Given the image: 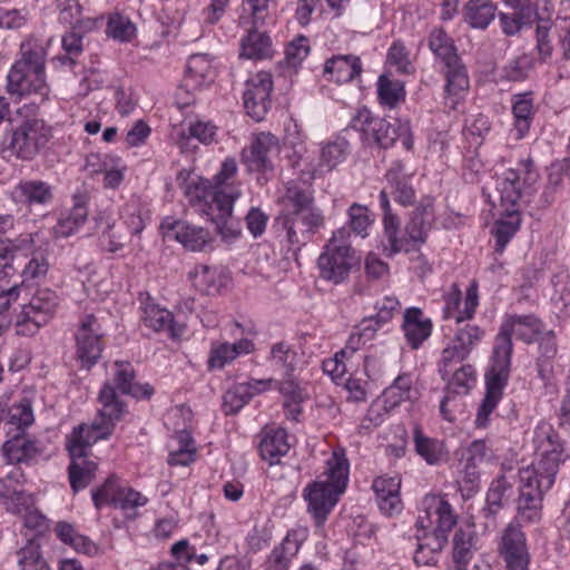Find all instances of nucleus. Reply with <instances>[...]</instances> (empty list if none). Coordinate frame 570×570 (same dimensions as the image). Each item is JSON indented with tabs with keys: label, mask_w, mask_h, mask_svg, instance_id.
<instances>
[{
	"label": "nucleus",
	"mask_w": 570,
	"mask_h": 570,
	"mask_svg": "<svg viewBox=\"0 0 570 570\" xmlns=\"http://www.w3.org/2000/svg\"><path fill=\"white\" fill-rule=\"evenodd\" d=\"M537 463L519 470V497L517 519L523 523H535L542 515L544 493L553 485L561 462L566 460L563 446L553 426L540 422L533 431Z\"/></svg>",
	"instance_id": "1"
},
{
	"label": "nucleus",
	"mask_w": 570,
	"mask_h": 570,
	"mask_svg": "<svg viewBox=\"0 0 570 570\" xmlns=\"http://www.w3.org/2000/svg\"><path fill=\"white\" fill-rule=\"evenodd\" d=\"M100 405L98 415L91 424H79L67 438V450L71 459L68 478L75 493L87 488L96 478L98 462L89 458L91 446L99 440L108 439L116 423L122 420L125 405L117 401L108 385L100 395Z\"/></svg>",
	"instance_id": "2"
},
{
	"label": "nucleus",
	"mask_w": 570,
	"mask_h": 570,
	"mask_svg": "<svg viewBox=\"0 0 570 570\" xmlns=\"http://www.w3.org/2000/svg\"><path fill=\"white\" fill-rule=\"evenodd\" d=\"M237 161L233 157L223 160L219 170L213 177L212 184L206 180L200 185L194 183L185 187V194L193 199L208 202V215L216 225V230L225 242L237 239L242 229L232 219L234 203L242 196V184L236 180Z\"/></svg>",
	"instance_id": "3"
},
{
	"label": "nucleus",
	"mask_w": 570,
	"mask_h": 570,
	"mask_svg": "<svg viewBox=\"0 0 570 570\" xmlns=\"http://www.w3.org/2000/svg\"><path fill=\"white\" fill-rule=\"evenodd\" d=\"M46 56L43 45L35 38H28L20 45L19 58L7 76V90L11 95H36L45 101L49 95L46 81Z\"/></svg>",
	"instance_id": "4"
},
{
	"label": "nucleus",
	"mask_w": 570,
	"mask_h": 570,
	"mask_svg": "<svg viewBox=\"0 0 570 570\" xmlns=\"http://www.w3.org/2000/svg\"><path fill=\"white\" fill-rule=\"evenodd\" d=\"M348 461L343 451H334L326 461L324 480H316L306 485L303 498L307 502V512L322 527L345 491L348 481Z\"/></svg>",
	"instance_id": "5"
},
{
	"label": "nucleus",
	"mask_w": 570,
	"mask_h": 570,
	"mask_svg": "<svg viewBox=\"0 0 570 570\" xmlns=\"http://www.w3.org/2000/svg\"><path fill=\"white\" fill-rule=\"evenodd\" d=\"M380 206L383 210L384 237L389 247L384 249L389 256L399 252H409L425 243L433 222V206L430 199L421 202L413 210L405 226V236L399 237V218L392 213L389 194L385 189L380 193Z\"/></svg>",
	"instance_id": "6"
},
{
	"label": "nucleus",
	"mask_w": 570,
	"mask_h": 570,
	"mask_svg": "<svg viewBox=\"0 0 570 570\" xmlns=\"http://www.w3.org/2000/svg\"><path fill=\"white\" fill-rule=\"evenodd\" d=\"M59 306V297L50 288H38L14 315L0 313V336L13 326L19 336H33L49 323Z\"/></svg>",
	"instance_id": "7"
},
{
	"label": "nucleus",
	"mask_w": 570,
	"mask_h": 570,
	"mask_svg": "<svg viewBox=\"0 0 570 570\" xmlns=\"http://www.w3.org/2000/svg\"><path fill=\"white\" fill-rule=\"evenodd\" d=\"M429 48L443 65L446 100L451 108H455V105L470 88L466 68L458 55L454 41L442 28L431 31Z\"/></svg>",
	"instance_id": "8"
},
{
	"label": "nucleus",
	"mask_w": 570,
	"mask_h": 570,
	"mask_svg": "<svg viewBox=\"0 0 570 570\" xmlns=\"http://www.w3.org/2000/svg\"><path fill=\"white\" fill-rule=\"evenodd\" d=\"M51 138L52 128L43 119L27 118L8 132L0 145V156L7 161H30L47 147Z\"/></svg>",
	"instance_id": "9"
},
{
	"label": "nucleus",
	"mask_w": 570,
	"mask_h": 570,
	"mask_svg": "<svg viewBox=\"0 0 570 570\" xmlns=\"http://www.w3.org/2000/svg\"><path fill=\"white\" fill-rule=\"evenodd\" d=\"M542 332V323L533 314L527 315H507L495 336L493 347L492 365L500 371L510 372L511 355L513 351L512 336L531 344Z\"/></svg>",
	"instance_id": "10"
},
{
	"label": "nucleus",
	"mask_w": 570,
	"mask_h": 570,
	"mask_svg": "<svg viewBox=\"0 0 570 570\" xmlns=\"http://www.w3.org/2000/svg\"><path fill=\"white\" fill-rule=\"evenodd\" d=\"M350 237L348 227H341L333 232L317 258L321 278L335 285L348 279L352 268L357 264Z\"/></svg>",
	"instance_id": "11"
},
{
	"label": "nucleus",
	"mask_w": 570,
	"mask_h": 570,
	"mask_svg": "<svg viewBox=\"0 0 570 570\" xmlns=\"http://www.w3.org/2000/svg\"><path fill=\"white\" fill-rule=\"evenodd\" d=\"M539 177L531 158L523 159L518 163L517 168L505 169L498 175L495 189L504 210L519 212L520 204L529 202L528 198L533 193Z\"/></svg>",
	"instance_id": "12"
},
{
	"label": "nucleus",
	"mask_w": 570,
	"mask_h": 570,
	"mask_svg": "<svg viewBox=\"0 0 570 570\" xmlns=\"http://www.w3.org/2000/svg\"><path fill=\"white\" fill-rule=\"evenodd\" d=\"M485 336V331L476 324H459L441 352L439 373L445 379L454 367L465 361Z\"/></svg>",
	"instance_id": "13"
},
{
	"label": "nucleus",
	"mask_w": 570,
	"mask_h": 570,
	"mask_svg": "<svg viewBox=\"0 0 570 570\" xmlns=\"http://www.w3.org/2000/svg\"><path fill=\"white\" fill-rule=\"evenodd\" d=\"M105 336L101 323L94 314H83L75 332L76 357L82 367L90 368L101 356Z\"/></svg>",
	"instance_id": "14"
},
{
	"label": "nucleus",
	"mask_w": 570,
	"mask_h": 570,
	"mask_svg": "<svg viewBox=\"0 0 570 570\" xmlns=\"http://www.w3.org/2000/svg\"><path fill=\"white\" fill-rule=\"evenodd\" d=\"M160 229L164 237L177 240L187 250L206 252L213 248L214 236L202 226L166 217L160 224Z\"/></svg>",
	"instance_id": "15"
},
{
	"label": "nucleus",
	"mask_w": 570,
	"mask_h": 570,
	"mask_svg": "<svg viewBox=\"0 0 570 570\" xmlns=\"http://www.w3.org/2000/svg\"><path fill=\"white\" fill-rule=\"evenodd\" d=\"M348 153V142L338 138L325 144L321 149L320 163L315 166L309 156H299L295 166L299 167V178L311 183L317 175L333 170L341 164Z\"/></svg>",
	"instance_id": "16"
},
{
	"label": "nucleus",
	"mask_w": 570,
	"mask_h": 570,
	"mask_svg": "<svg viewBox=\"0 0 570 570\" xmlns=\"http://www.w3.org/2000/svg\"><path fill=\"white\" fill-rule=\"evenodd\" d=\"M114 367L112 380L104 383L98 395V401L100 402V395L104 389L108 385L114 391L117 401L125 405V412L122 413L124 417L127 413V404L120 397V394L130 395L137 400L150 399L154 394V389L148 383L139 384L135 382L136 373L130 363L116 362Z\"/></svg>",
	"instance_id": "17"
},
{
	"label": "nucleus",
	"mask_w": 570,
	"mask_h": 570,
	"mask_svg": "<svg viewBox=\"0 0 570 570\" xmlns=\"http://www.w3.org/2000/svg\"><path fill=\"white\" fill-rule=\"evenodd\" d=\"M272 89V75L266 71H259L246 81L243 95L244 107L247 115L255 121L263 120L269 110Z\"/></svg>",
	"instance_id": "18"
},
{
	"label": "nucleus",
	"mask_w": 570,
	"mask_h": 570,
	"mask_svg": "<svg viewBox=\"0 0 570 570\" xmlns=\"http://www.w3.org/2000/svg\"><path fill=\"white\" fill-rule=\"evenodd\" d=\"M12 475L0 481V500L12 513L22 514L23 525L36 532H42L47 529L46 517L37 509L27 505V495L23 491L11 488L9 483Z\"/></svg>",
	"instance_id": "19"
},
{
	"label": "nucleus",
	"mask_w": 570,
	"mask_h": 570,
	"mask_svg": "<svg viewBox=\"0 0 570 570\" xmlns=\"http://www.w3.org/2000/svg\"><path fill=\"white\" fill-rule=\"evenodd\" d=\"M499 552L505 562L507 570L529 569L530 554L520 524L511 522L507 525L501 535Z\"/></svg>",
	"instance_id": "20"
},
{
	"label": "nucleus",
	"mask_w": 570,
	"mask_h": 570,
	"mask_svg": "<svg viewBox=\"0 0 570 570\" xmlns=\"http://www.w3.org/2000/svg\"><path fill=\"white\" fill-rule=\"evenodd\" d=\"M279 149L278 139L269 132L256 135L250 145L242 150V161L249 173L266 174L272 171L274 166L271 159L273 153Z\"/></svg>",
	"instance_id": "21"
},
{
	"label": "nucleus",
	"mask_w": 570,
	"mask_h": 570,
	"mask_svg": "<svg viewBox=\"0 0 570 570\" xmlns=\"http://www.w3.org/2000/svg\"><path fill=\"white\" fill-rule=\"evenodd\" d=\"M352 127L361 131L367 141L382 148H389L399 138V130L380 117H373L368 109L363 108L353 117Z\"/></svg>",
	"instance_id": "22"
},
{
	"label": "nucleus",
	"mask_w": 570,
	"mask_h": 570,
	"mask_svg": "<svg viewBox=\"0 0 570 570\" xmlns=\"http://www.w3.org/2000/svg\"><path fill=\"white\" fill-rule=\"evenodd\" d=\"M509 374L510 372L503 370L500 371L499 367L491 365L485 376V396L475 417V424L478 428H485L489 424L490 415L502 397L503 389L509 380Z\"/></svg>",
	"instance_id": "23"
},
{
	"label": "nucleus",
	"mask_w": 570,
	"mask_h": 570,
	"mask_svg": "<svg viewBox=\"0 0 570 570\" xmlns=\"http://www.w3.org/2000/svg\"><path fill=\"white\" fill-rule=\"evenodd\" d=\"M444 317L454 318L458 324L474 316L479 304L478 287L473 283L466 289L463 308L461 309L462 293L456 284H452L444 294Z\"/></svg>",
	"instance_id": "24"
},
{
	"label": "nucleus",
	"mask_w": 570,
	"mask_h": 570,
	"mask_svg": "<svg viewBox=\"0 0 570 570\" xmlns=\"http://www.w3.org/2000/svg\"><path fill=\"white\" fill-rule=\"evenodd\" d=\"M512 9L511 12H501L499 20L502 31L507 36H514L524 27L532 26L539 20L537 6L530 0H505Z\"/></svg>",
	"instance_id": "25"
},
{
	"label": "nucleus",
	"mask_w": 570,
	"mask_h": 570,
	"mask_svg": "<svg viewBox=\"0 0 570 570\" xmlns=\"http://www.w3.org/2000/svg\"><path fill=\"white\" fill-rule=\"evenodd\" d=\"M377 505L382 513L394 517L403 510L400 497L401 479L399 476L382 475L372 483Z\"/></svg>",
	"instance_id": "26"
},
{
	"label": "nucleus",
	"mask_w": 570,
	"mask_h": 570,
	"mask_svg": "<svg viewBox=\"0 0 570 570\" xmlns=\"http://www.w3.org/2000/svg\"><path fill=\"white\" fill-rule=\"evenodd\" d=\"M432 326L431 320L424 317L419 307H410L404 312L402 330L411 348L417 350L430 337Z\"/></svg>",
	"instance_id": "27"
},
{
	"label": "nucleus",
	"mask_w": 570,
	"mask_h": 570,
	"mask_svg": "<svg viewBox=\"0 0 570 570\" xmlns=\"http://www.w3.org/2000/svg\"><path fill=\"white\" fill-rule=\"evenodd\" d=\"M513 115V131L517 139H522L529 132L534 115V100L531 92L515 94L511 98Z\"/></svg>",
	"instance_id": "28"
},
{
	"label": "nucleus",
	"mask_w": 570,
	"mask_h": 570,
	"mask_svg": "<svg viewBox=\"0 0 570 570\" xmlns=\"http://www.w3.org/2000/svg\"><path fill=\"white\" fill-rule=\"evenodd\" d=\"M422 504L428 514L435 517L434 530L448 537L458 522V515L452 505L444 498L433 494L426 495Z\"/></svg>",
	"instance_id": "29"
},
{
	"label": "nucleus",
	"mask_w": 570,
	"mask_h": 570,
	"mask_svg": "<svg viewBox=\"0 0 570 570\" xmlns=\"http://www.w3.org/2000/svg\"><path fill=\"white\" fill-rule=\"evenodd\" d=\"M386 180L394 200L402 206L415 204V190L410 183V175L405 173L404 165L394 163L386 173Z\"/></svg>",
	"instance_id": "30"
},
{
	"label": "nucleus",
	"mask_w": 570,
	"mask_h": 570,
	"mask_svg": "<svg viewBox=\"0 0 570 570\" xmlns=\"http://www.w3.org/2000/svg\"><path fill=\"white\" fill-rule=\"evenodd\" d=\"M17 203L28 206L45 205L52 199V187L47 181L39 179L21 180L12 191Z\"/></svg>",
	"instance_id": "31"
},
{
	"label": "nucleus",
	"mask_w": 570,
	"mask_h": 570,
	"mask_svg": "<svg viewBox=\"0 0 570 570\" xmlns=\"http://www.w3.org/2000/svg\"><path fill=\"white\" fill-rule=\"evenodd\" d=\"M87 202L88 196L86 194L73 196L72 208L68 214L62 215L53 227L56 237H69L85 224L88 217Z\"/></svg>",
	"instance_id": "32"
},
{
	"label": "nucleus",
	"mask_w": 570,
	"mask_h": 570,
	"mask_svg": "<svg viewBox=\"0 0 570 570\" xmlns=\"http://www.w3.org/2000/svg\"><path fill=\"white\" fill-rule=\"evenodd\" d=\"M419 397V391L414 386L411 374H400L383 393L384 407L393 410L404 402H414Z\"/></svg>",
	"instance_id": "33"
},
{
	"label": "nucleus",
	"mask_w": 570,
	"mask_h": 570,
	"mask_svg": "<svg viewBox=\"0 0 570 570\" xmlns=\"http://www.w3.org/2000/svg\"><path fill=\"white\" fill-rule=\"evenodd\" d=\"M361 71L360 58L352 55L333 57L324 66V73L328 76L330 80L337 83L352 81L355 77L360 76Z\"/></svg>",
	"instance_id": "34"
},
{
	"label": "nucleus",
	"mask_w": 570,
	"mask_h": 570,
	"mask_svg": "<svg viewBox=\"0 0 570 570\" xmlns=\"http://www.w3.org/2000/svg\"><path fill=\"white\" fill-rule=\"evenodd\" d=\"M141 320L147 327L155 332H166L171 337H179L184 332V327L174 322L169 311L155 304L145 305Z\"/></svg>",
	"instance_id": "35"
},
{
	"label": "nucleus",
	"mask_w": 570,
	"mask_h": 570,
	"mask_svg": "<svg viewBox=\"0 0 570 570\" xmlns=\"http://www.w3.org/2000/svg\"><path fill=\"white\" fill-rule=\"evenodd\" d=\"M289 450L288 435L284 429H271L263 433L259 442V453L269 464L279 462Z\"/></svg>",
	"instance_id": "36"
},
{
	"label": "nucleus",
	"mask_w": 570,
	"mask_h": 570,
	"mask_svg": "<svg viewBox=\"0 0 570 570\" xmlns=\"http://www.w3.org/2000/svg\"><path fill=\"white\" fill-rule=\"evenodd\" d=\"M254 351V343L248 338H242L233 344L222 343L213 346L208 358L209 368H223L242 354H249Z\"/></svg>",
	"instance_id": "37"
},
{
	"label": "nucleus",
	"mask_w": 570,
	"mask_h": 570,
	"mask_svg": "<svg viewBox=\"0 0 570 570\" xmlns=\"http://www.w3.org/2000/svg\"><path fill=\"white\" fill-rule=\"evenodd\" d=\"M495 14L497 6L491 0H469L463 9L464 20L474 29H485Z\"/></svg>",
	"instance_id": "38"
},
{
	"label": "nucleus",
	"mask_w": 570,
	"mask_h": 570,
	"mask_svg": "<svg viewBox=\"0 0 570 570\" xmlns=\"http://www.w3.org/2000/svg\"><path fill=\"white\" fill-rule=\"evenodd\" d=\"M214 80V69L207 53H196L189 57L187 63V87H202Z\"/></svg>",
	"instance_id": "39"
},
{
	"label": "nucleus",
	"mask_w": 570,
	"mask_h": 570,
	"mask_svg": "<svg viewBox=\"0 0 570 570\" xmlns=\"http://www.w3.org/2000/svg\"><path fill=\"white\" fill-rule=\"evenodd\" d=\"M476 532L472 524L460 525L453 537L454 563H469L476 550Z\"/></svg>",
	"instance_id": "40"
},
{
	"label": "nucleus",
	"mask_w": 570,
	"mask_h": 570,
	"mask_svg": "<svg viewBox=\"0 0 570 570\" xmlns=\"http://www.w3.org/2000/svg\"><path fill=\"white\" fill-rule=\"evenodd\" d=\"M193 286L200 293L214 295L218 293L224 284L220 272L207 265H197L189 273Z\"/></svg>",
	"instance_id": "41"
},
{
	"label": "nucleus",
	"mask_w": 570,
	"mask_h": 570,
	"mask_svg": "<svg viewBox=\"0 0 570 570\" xmlns=\"http://www.w3.org/2000/svg\"><path fill=\"white\" fill-rule=\"evenodd\" d=\"M413 440L416 453L429 464H439L444 460L446 451L443 442L425 436L419 425L413 429Z\"/></svg>",
	"instance_id": "42"
},
{
	"label": "nucleus",
	"mask_w": 570,
	"mask_h": 570,
	"mask_svg": "<svg viewBox=\"0 0 570 570\" xmlns=\"http://www.w3.org/2000/svg\"><path fill=\"white\" fill-rule=\"evenodd\" d=\"M3 455L8 463H21L33 459L38 449L35 442L24 435H16L2 446Z\"/></svg>",
	"instance_id": "43"
},
{
	"label": "nucleus",
	"mask_w": 570,
	"mask_h": 570,
	"mask_svg": "<svg viewBox=\"0 0 570 570\" xmlns=\"http://www.w3.org/2000/svg\"><path fill=\"white\" fill-rule=\"evenodd\" d=\"M446 381V392L450 395H466L475 385V370L470 364H462L459 368L452 370L443 379Z\"/></svg>",
	"instance_id": "44"
},
{
	"label": "nucleus",
	"mask_w": 570,
	"mask_h": 570,
	"mask_svg": "<svg viewBox=\"0 0 570 570\" xmlns=\"http://www.w3.org/2000/svg\"><path fill=\"white\" fill-rule=\"evenodd\" d=\"M272 56V42L266 33L252 30L242 40L240 57L247 59H266Z\"/></svg>",
	"instance_id": "45"
},
{
	"label": "nucleus",
	"mask_w": 570,
	"mask_h": 570,
	"mask_svg": "<svg viewBox=\"0 0 570 570\" xmlns=\"http://www.w3.org/2000/svg\"><path fill=\"white\" fill-rule=\"evenodd\" d=\"M57 537L66 544L72 547L77 552L95 556L98 552V547L88 537L76 532L73 527L67 522H59L56 525Z\"/></svg>",
	"instance_id": "46"
},
{
	"label": "nucleus",
	"mask_w": 570,
	"mask_h": 570,
	"mask_svg": "<svg viewBox=\"0 0 570 570\" xmlns=\"http://www.w3.org/2000/svg\"><path fill=\"white\" fill-rule=\"evenodd\" d=\"M377 94L380 102L390 108L396 107L405 98L404 85L400 80H391L382 75L377 81Z\"/></svg>",
	"instance_id": "47"
},
{
	"label": "nucleus",
	"mask_w": 570,
	"mask_h": 570,
	"mask_svg": "<svg viewBox=\"0 0 570 570\" xmlns=\"http://www.w3.org/2000/svg\"><path fill=\"white\" fill-rule=\"evenodd\" d=\"M537 22L535 28V50L542 61H547L553 53L554 21L550 19H541Z\"/></svg>",
	"instance_id": "48"
},
{
	"label": "nucleus",
	"mask_w": 570,
	"mask_h": 570,
	"mask_svg": "<svg viewBox=\"0 0 570 570\" xmlns=\"http://www.w3.org/2000/svg\"><path fill=\"white\" fill-rule=\"evenodd\" d=\"M17 563L20 570H49L42 558L40 544L33 539L28 540L17 552Z\"/></svg>",
	"instance_id": "49"
},
{
	"label": "nucleus",
	"mask_w": 570,
	"mask_h": 570,
	"mask_svg": "<svg viewBox=\"0 0 570 570\" xmlns=\"http://www.w3.org/2000/svg\"><path fill=\"white\" fill-rule=\"evenodd\" d=\"M283 228L286 230V238L291 246L297 249L306 244L313 234L302 224L295 212H291L283 217Z\"/></svg>",
	"instance_id": "50"
},
{
	"label": "nucleus",
	"mask_w": 570,
	"mask_h": 570,
	"mask_svg": "<svg viewBox=\"0 0 570 570\" xmlns=\"http://www.w3.org/2000/svg\"><path fill=\"white\" fill-rule=\"evenodd\" d=\"M511 489L510 483L505 476H499L492 481L487 492V505L483 508V513L487 518L495 517L503 507V498L505 492Z\"/></svg>",
	"instance_id": "51"
},
{
	"label": "nucleus",
	"mask_w": 570,
	"mask_h": 570,
	"mask_svg": "<svg viewBox=\"0 0 570 570\" xmlns=\"http://www.w3.org/2000/svg\"><path fill=\"white\" fill-rule=\"evenodd\" d=\"M216 130V126L210 121H196L189 125L187 132L185 130L178 132L177 144L183 148L187 145L189 137H193L202 144L209 145L215 139Z\"/></svg>",
	"instance_id": "52"
},
{
	"label": "nucleus",
	"mask_w": 570,
	"mask_h": 570,
	"mask_svg": "<svg viewBox=\"0 0 570 570\" xmlns=\"http://www.w3.org/2000/svg\"><path fill=\"white\" fill-rule=\"evenodd\" d=\"M508 219H500L494 226V236L497 240V250L502 253L505 245L513 237L519 228L520 217L519 212L504 210Z\"/></svg>",
	"instance_id": "53"
},
{
	"label": "nucleus",
	"mask_w": 570,
	"mask_h": 570,
	"mask_svg": "<svg viewBox=\"0 0 570 570\" xmlns=\"http://www.w3.org/2000/svg\"><path fill=\"white\" fill-rule=\"evenodd\" d=\"M106 32L115 40L127 42L135 36L136 27L128 18L114 13L108 19Z\"/></svg>",
	"instance_id": "54"
},
{
	"label": "nucleus",
	"mask_w": 570,
	"mask_h": 570,
	"mask_svg": "<svg viewBox=\"0 0 570 570\" xmlns=\"http://www.w3.org/2000/svg\"><path fill=\"white\" fill-rule=\"evenodd\" d=\"M271 361L274 366L289 374L295 370L297 362L296 352L286 343L279 342L271 348Z\"/></svg>",
	"instance_id": "55"
},
{
	"label": "nucleus",
	"mask_w": 570,
	"mask_h": 570,
	"mask_svg": "<svg viewBox=\"0 0 570 570\" xmlns=\"http://www.w3.org/2000/svg\"><path fill=\"white\" fill-rule=\"evenodd\" d=\"M121 488L118 485L117 478L111 475L107 478L104 484L92 491V501L97 509L107 504H118Z\"/></svg>",
	"instance_id": "56"
},
{
	"label": "nucleus",
	"mask_w": 570,
	"mask_h": 570,
	"mask_svg": "<svg viewBox=\"0 0 570 570\" xmlns=\"http://www.w3.org/2000/svg\"><path fill=\"white\" fill-rule=\"evenodd\" d=\"M250 399L248 387L238 384L224 393L223 410L228 415L236 414Z\"/></svg>",
	"instance_id": "57"
},
{
	"label": "nucleus",
	"mask_w": 570,
	"mask_h": 570,
	"mask_svg": "<svg viewBox=\"0 0 570 570\" xmlns=\"http://www.w3.org/2000/svg\"><path fill=\"white\" fill-rule=\"evenodd\" d=\"M285 199L293 206V212H302L314 204L313 193L291 181L286 185Z\"/></svg>",
	"instance_id": "58"
},
{
	"label": "nucleus",
	"mask_w": 570,
	"mask_h": 570,
	"mask_svg": "<svg viewBox=\"0 0 570 570\" xmlns=\"http://www.w3.org/2000/svg\"><path fill=\"white\" fill-rule=\"evenodd\" d=\"M492 458V451L484 441L482 440H475L473 441L470 446L465 451V461H466V469H472L470 471V474L474 475V469H476L479 465L490 461Z\"/></svg>",
	"instance_id": "59"
},
{
	"label": "nucleus",
	"mask_w": 570,
	"mask_h": 570,
	"mask_svg": "<svg viewBox=\"0 0 570 570\" xmlns=\"http://www.w3.org/2000/svg\"><path fill=\"white\" fill-rule=\"evenodd\" d=\"M179 443V448L169 453L168 463L170 465L186 466L195 460L194 441L187 433H180Z\"/></svg>",
	"instance_id": "60"
},
{
	"label": "nucleus",
	"mask_w": 570,
	"mask_h": 570,
	"mask_svg": "<svg viewBox=\"0 0 570 570\" xmlns=\"http://www.w3.org/2000/svg\"><path fill=\"white\" fill-rule=\"evenodd\" d=\"M387 61L396 68L400 73L409 75L414 71V67L410 60V53L401 41H395L387 52Z\"/></svg>",
	"instance_id": "61"
},
{
	"label": "nucleus",
	"mask_w": 570,
	"mask_h": 570,
	"mask_svg": "<svg viewBox=\"0 0 570 570\" xmlns=\"http://www.w3.org/2000/svg\"><path fill=\"white\" fill-rule=\"evenodd\" d=\"M121 218L124 219L130 233L134 235H138L145 228L140 206L136 200H131L122 207Z\"/></svg>",
	"instance_id": "62"
},
{
	"label": "nucleus",
	"mask_w": 570,
	"mask_h": 570,
	"mask_svg": "<svg viewBox=\"0 0 570 570\" xmlns=\"http://www.w3.org/2000/svg\"><path fill=\"white\" fill-rule=\"evenodd\" d=\"M350 227L356 235L364 237L370 226L367 208L363 205L354 203L347 210Z\"/></svg>",
	"instance_id": "63"
},
{
	"label": "nucleus",
	"mask_w": 570,
	"mask_h": 570,
	"mask_svg": "<svg viewBox=\"0 0 570 570\" xmlns=\"http://www.w3.org/2000/svg\"><path fill=\"white\" fill-rule=\"evenodd\" d=\"M554 32L558 37L562 58L570 60V17H557Z\"/></svg>",
	"instance_id": "64"
}]
</instances>
